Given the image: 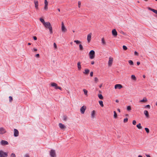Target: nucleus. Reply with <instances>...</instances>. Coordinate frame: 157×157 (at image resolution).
Instances as JSON below:
<instances>
[{
  "label": "nucleus",
  "mask_w": 157,
  "mask_h": 157,
  "mask_svg": "<svg viewBox=\"0 0 157 157\" xmlns=\"http://www.w3.org/2000/svg\"><path fill=\"white\" fill-rule=\"evenodd\" d=\"M145 129L147 133H148L149 132V130L148 128H145Z\"/></svg>",
  "instance_id": "35"
},
{
  "label": "nucleus",
  "mask_w": 157,
  "mask_h": 157,
  "mask_svg": "<svg viewBox=\"0 0 157 157\" xmlns=\"http://www.w3.org/2000/svg\"><path fill=\"white\" fill-rule=\"evenodd\" d=\"M127 109L128 111H130L131 110V107L130 106H128L127 108Z\"/></svg>",
  "instance_id": "33"
},
{
  "label": "nucleus",
  "mask_w": 157,
  "mask_h": 157,
  "mask_svg": "<svg viewBox=\"0 0 157 157\" xmlns=\"http://www.w3.org/2000/svg\"><path fill=\"white\" fill-rule=\"evenodd\" d=\"M53 45H54V47L55 49H56L57 48L56 44L55 43H54Z\"/></svg>",
  "instance_id": "41"
},
{
  "label": "nucleus",
  "mask_w": 157,
  "mask_h": 157,
  "mask_svg": "<svg viewBox=\"0 0 157 157\" xmlns=\"http://www.w3.org/2000/svg\"><path fill=\"white\" fill-rule=\"evenodd\" d=\"M86 109V107L85 105H83L80 109V111L82 114H84L85 111Z\"/></svg>",
  "instance_id": "4"
},
{
  "label": "nucleus",
  "mask_w": 157,
  "mask_h": 157,
  "mask_svg": "<svg viewBox=\"0 0 157 157\" xmlns=\"http://www.w3.org/2000/svg\"><path fill=\"white\" fill-rule=\"evenodd\" d=\"M67 93H68V94H69L70 93V92H69V91L68 90H67Z\"/></svg>",
  "instance_id": "63"
},
{
  "label": "nucleus",
  "mask_w": 157,
  "mask_h": 157,
  "mask_svg": "<svg viewBox=\"0 0 157 157\" xmlns=\"http://www.w3.org/2000/svg\"><path fill=\"white\" fill-rule=\"evenodd\" d=\"M94 61H92V62H91V64H92L93 65V64H94Z\"/></svg>",
  "instance_id": "57"
},
{
  "label": "nucleus",
  "mask_w": 157,
  "mask_h": 157,
  "mask_svg": "<svg viewBox=\"0 0 157 157\" xmlns=\"http://www.w3.org/2000/svg\"><path fill=\"white\" fill-rule=\"evenodd\" d=\"M113 61V58L111 57H109V60L108 62V65L109 66L112 65Z\"/></svg>",
  "instance_id": "9"
},
{
  "label": "nucleus",
  "mask_w": 157,
  "mask_h": 157,
  "mask_svg": "<svg viewBox=\"0 0 157 157\" xmlns=\"http://www.w3.org/2000/svg\"><path fill=\"white\" fill-rule=\"evenodd\" d=\"M35 4V7L36 10L38 9V2L37 1L34 0V1Z\"/></svg>",
  "instance_id": "13"
},
{
  "label": "nucleus",
  "mask_w": 157,
  "mask_h": 157,
  "mask_svg": "<svg viewBox=\"0 0 157 157\" xmlns=\"http://www.w3.org/2000/svg\"><path fill=\"white\" fill-rule=\"evenodd\" d=\"M44 25L46 28L49 29L50 34H52L53 33L52 27L49 22H46V23L44 24Z\"/></svg>",
  "instance_id": "1"
},
{
  "label": "nucleus",
  "mask_w": 157,
  "mask_h": 157,
  "mask_svg": "<svg viewBox=\"0 0 157 157\" xmlns=\"http://www.w3.org/2000/svg\"><path fill=\"white\" fill-rule=\"evenodd\" d=\"M83 91L84 92V94L85 95L87 96V92H88L87 90L85 89H84L83 90Z\"/></svg>",
  "instance_id": "23"
},
{
  "label": "nucleus",
  "mask_w": 157,
  "mask_h": 157,
  "mask_svg": "<svg viewBox=\"0 0 157 157\" xmlns=\"http://www.w3.org/2000/svg\"><path fill=\"white\" fill-rule=\"evenodd\" d=\"M93 72H91L90 73V76H93Z\"/></svg>",
  "instance_id": "51"
},
{
  "label": "nucleus",
  "mask_w": 157,
  "mask_h": 157,
  "mask_svg": "<svg viewBox=\"0 0 157 157\" xmlns=\"http://www.w3.org/2000/svg\"><path fill=\"white\" fill-rule=\"evenodd\" d=\"M59 125L60 128L62 129H63L66 128L65 126L62 123H59Z\"/></svg>",
  "instance_id": "16"
},
{
  "label": "nucleus",
  "mask_w": 157,
  "mask_h": 157,
  "mask_svg": "<svg viewBox=\"0 0 157 157\" xmlns=\"http://www.w3.org/2000/svg\"><path fill=\"white\" fill-rule=\"evenodd\" d=\"M136 127L139 129H141L142 128V126L141 125V124L140 123H139V124H137L136 125Z\"/></svg>",
  "instance_id": "22"
},
{
  "label": "nucleus",
  "mask_w": 157,
  "mask_h": 157,
  "mask_svg": "<svg viewBox=\"0 0 157 157\" xmlns=\"http://www.w3.org/2000/svg\"><path fill=\"white\" fill-rule=\"evenodd\" d=\"M79 49L80 50L82 51L83 50V48L82 45V44H80L79 45Z\"/></svg>",
  "instance_id": "24"
},
{
  "label": "nucleus",
  "mask_w": 157,
  "mask_h": 157,
  "mask_svg": "<svg viewBox=\"0 0 157 157\" xmlns=\"http://www.w3.org/2000/svg\"><path fill=\"white\" fill-rule=\"evenodd\" d=\"M40 21L43 23V25L46 22H45V21H44V20L43 19V18H40Z\"/></svg>",
  "instance_id": "21"
},
{
  "label": "nucleus",
  "mask_w": 157,
  "mask_h": 157,
  "mask_svg": "<svg viewBox=\"0 0 157 157\" xmlns=\"http://www.w3.org/2000/svg\"><path fill=\"white\" fill-rule=\"evenodd\" d=\"M131 78L132 79H133V80H134L135 81H136V79L135 76L134 75H132Z\"/></svg>",
  "instance_id": "27"
},
{
  "label": "nucleus",
  "mask_w": 157,
  "mask_h": 157,
  "mask_svg": "<svg viewBox=\"0 0 157 157\" xmlns=\"http://www.w3.org/2000/svg\"><path fill=\"white\" fill-rule=\"evenodd\" d=\"M90 72L89 70V69H85V72H84V73H85V74H88Z\"/></svg>",
  "instance_id": "29"
},
{
  "label": "nucleus",
  "mask_w": 157,
  "mask_h": 157,
  "mask_svg": "<svg viewBox=\"0 0 157 157\" xmlns=\"http://www.w3.org/2000/svg\"><path fill=\"white\" fill-rule=\"evenodd\" d=\"M143 77L144 78H145V75H143Z\"/></svg>",
  "instance_id": "61"
},
{
  "label": "nucleus",
  "mask_w": 157,
  "mask_h": 157,
  "mask_svg": "<svg viewBox=\"0 0 157 157\" xmlns=\"http://www.w3.org/2000/svg\"><path fill=\"white\" fill-rule=\"evenodd\" d=\"M92 33H90L87 35V40L88 42H90L91 40Z\"/></svg>",
  "instance_id": "15"
},
{
  "label": "nucleus",
  "mask_w": 157,
  "mask_h": 157,
  "mask_svg": "<svg viewBox=\"0 0 157 157\" xmlns=\"http://www.w3.org/2000/svg\"><path fill=\"white\" fill-rule=\"evenodd\" d=\"M99 102L100 105L101 107H103L104 105L103 104V101H99Z\"/></svg>",
  "instance_id": "28"
},
{
  "label": "nucleus",
  "mask_w": 157,
  "mask_h": 157,
  "mask_svg": "<svg viewBox=\"0 0 157 157\" xmlns=\"http://www.w3.org/2000/svg\"><path fill=\"white\" fill-rule=\"evenodd\" d=\"M147 101V99L146 97H144L143 98V99L142 100H141L140 101V102H145Z\"/></svg>",
  "instance_id": "19"
},
{
  "label": "nucleus",
  "mask_w": 157,
  "mask_h": 157,
  "mask_svg": "<svg viewBox=\"0 0 157 157\" xmlns=\"http://www.w3.org/2000/svg\"><path fill=\"white\" fill-rule=\"evenodd\" d=\"M138 157H143L141 155H139L138 156Z\"/></svg>",
  "instance_id": "62"
},
{
  "label": "nucleus",
  "mask_w": 157,
  "mask_h": 157,
  "mask_svg": "<svg viewBox=\"0 0 157 157\" xmlns=\"http://www.w3.org/2000/svg\"><path fill=\"white\" fill-rule=\"evenodd\" d=\"M150 10L151 11H152L154 13H155L156 14H157V10L152 9V8H150Z\"/></svg>",
  "instance_id": "20"
},
{
  "label": "nucleus",
  "mask_w": 157,
  "mask_h": 157,
  "mask_svg": "<svg viewBox=\"0 0 157 157\" xmlns=\"http://www.w3.org/2000/svg\"><path fill=\"white\" fill-rule=\"evenodd\" d=\"M15 155L14 153H12V154L11 155L10 157H15Z\"/></svg>",
  "instance_id": "42"
},
{
  "label": "nucleus",
  "mask_w": 157,
  "mask_h": 157,
  "mask_svg": "<svg viewBox=\"0 0 157 157\" xmlns=\"http://www.w3.org/2000/svg\"><path fill=\"white\" fill-rule=\"evenodd\" d=\"M33 51L34 52H36L37 51V49L35 48H34L33 49Z\"/></svg>",
  "instance_id": "52"
},
{
  "label": "nucleus",
  "mask_w": 157,
  "mask_h": 157,
  "mask_svg": "<svg viewBox=\"0 0 157 157\" xmlns=\"http://www.w3.org/2000/svg\"><path fill=\"white\" fill-rule=\"evenodd\" d=\"M95 110H93L91 113V117L92 118H94L95 117Z\"/></svg>",
  "instance_id": "17"
},
{
  "label": "nucleus",
  "mask_w": 157,
  "mask_h": 157,
  "mask_svg": "<svg viewBox=\"0 0 157 157\" xmlns=\"http://www.w3.org/2000/svg\"><path fill=\"white\" fill-rule=\"evenodd\" d=\"M114 118H116L117 117V114L116 112V111H114Z\"/></svg>",
  "instance_id": "34"
},
{
  "label": "nucleus",
  "mask_w": 157,
  "mask_h": 157,
  "mask_svg": "<svg viewBox=\"0 0 157 157\" xmlns=\"http://www.w3.org/2000/svg\"><path fill=\"white\" fill-rule=\"evenodd\" d=\"M1 144L2 145H8L9 143L6 140H2L1 142Z\"/></svg>",
  "instance_id": "11"
},
{
  "label": "nucleus",
  "mask_w": 157,
  "mask_h": 157,
  "mask_svg": "<svg viewBox=\"0 0 157 157\" xmlns=\"http://www.w3.org/2000/svg\"><path fill=\"white\" fill-rule=\"evenodd\" d=\"M116 102L118 103L119 102V101L118 100H116Z\"/></svg>",
  "instance_id": "58"
},
{
  "label": "nucleus",
  "mask_w": 157,
  "mask_h": 157,
  "mask_svg": "<svg viewBox=\"0 0 157 157\" xmlns=\"http://www.w3.org/2000/svg\"><path fill=\"white\" fill-rule=\"evenodd\" d=\"M35 56L38 58L40 57V55L39 54H37L35 55Z\"/></svg>",
  "instance_id": "45"
},
{
  "label": "nucleus",
  "mask_w": 157,
  "mask_h": 157,
  "mask_svg": "<svg viewBox=\"0 0 157 157\" xmlns=\"http://www.w3.org/2000/svg\"><path fill=\"white\" fill-rule=\"evenodd\" d=\"M81 5V3L80 2H78V7L80 8Z\"/></svg>",
  "instance_id": "48"
},
{
  "label": "nucleus",
  "mask_w": 157,
  "mask_h": 157,
  "mask_svg": "<svg viewBox=\"0 0 157 157\" xmlns=\"http://www.w3.org/2000/svg\"><path fill=\"white\" fill-rule=\"evenodd\" d=\"M146 156L147 157H151L150 155H146Z\"/></svg>",
  "instance_id": "55"
},
{
  "label": "nucleus",
  "mask_w": 157,
  "mask_h": 157,
  "mask_svg": "<svg viewBox=\"0 0 157 157\" xmlns=\"http://www.w3.org/2000/svg\"><path fill=\"white\" fill-rule=\"evenodd\" d=\"M150 105H147L145 106V108H147L149 109H150Z\"/></svg>",
  "instance_id": "46"
},
{
  "label": "nucleus",
  "mask_w": 157,
  "mask_h": 157,
  "mask_svg": "<svg viewBox=\"0 0 157 157\" xmlns=\"http://www.w3.org/2000/svg\"><path fill=\"white\" fill-rule=\"evenodd\" d=\"M128 118H126L124 119V123H126L128 122Z\"/></svg>",
  "instance_id": "39"
},
{
  "label": "nucleus",
  "mask_w": 157,
  "mask_h": 157,
  "mask_svg": "<svg viewBox=\"0 0 157 157\" xmlns=\"http://www.w3.org/2000/svg\"><path fill=\"white\" fill-rule=\"evenodd\" d=\"M50 155L52 157H55L56 156V154L54 150H52L50 152Z\"/></svg>",
  "instance_id": "6"
},
{
  "label": "nucleus",
  "mask_w": 157,
  "mask_h": 157,
  "mask_svg": "<svg viewBox=\"0 0 157 157\" xmlns=\"http://www.w3.org/2000/svg\"><path fill=\"white\" fill-rule=\"evenodd\" d=\"M14 135L16 137L19 135V132L16 129H14Z\"/></svg>",
  "instance_id": "12"
},
{
  "label": "nucleus",
  "mask_w": 157,
  "mask_h": 157,
  "mask_svg": "<svg viewBox=\"0 0 157 157\" xmlns=\"http://www.w3.org/2000/svg\"><path fill=\"white\" fill-rule=\"evenodd\" d=\"M134 55L136 56H138L139 55V54L137 52L135 51L134 52Z\"/></svg>",
  "instance_id": "44"
},
{
  "label": "nucleus",
  "mask_w": 157,
  "mask_h": 157,
  "mask_svg": "<svg viewBox=\"0 0 157 157\" xmlns=\"http://www.w3.org/2000/svg\"><path fill=\"white\" fill-rule=\"evenodd\" d=\"M62 26H61V30L63 32H66L67 29L65 27L64 24V23L63 22H62Z\"/></svg>",
  "instance_id": "7"
},
{
  "label": "nucleus",
  "mask_w": 157,
  "mask_h": 157,
  "mask_svg": "<svg viewBox=\"0 0 157 157\" xmlns=\"http://www.w3.org/2000/svg\"><path fill=\"white\" fill-rule=\"evenodd\" d=\"M67 119V117H64V118H63V120L64 121H66Z\"/></svg>",
  "instance_id": "53"
},
{
  "label": "nucleus",
  "mask_w": 157,
  "mask_h": 157,
  "mask_svg": "<svg viewBox=\"0 0 157 157\" xmlns=\"http://www.w3.org/2000/svg\"><path fill=\"white\" fill-rule=\"evenodd\" d=\"M128 63L130 65H133V62L131 60H129L128 61Z\"/></svg>",
  "instance_id": "30"
},
{
  "label": "nucleus",
  "mask_w": 157,
  "mask_h": 157,
  "mask_svg": "<svg viewBox=\"0 0 157 157\" xmlns=\"http://www.w3.org/2000/svg\"><path fill=\"white\" fill-rule=\"evenodd\" d=\"M51 86H52L54 87L56 89H59V90H62V88L60 86H58L57 84L54 82H52L51 83Z\"/></svg>",
  "instance_id": "3"
},
{
  "label": "nucleus",
  "mask_w": 157,
  "mask_h": 157,
  "mask_svg": "<svg viewBox=\"0 0 157 157\" xmlns=\"http://www.w3.org/2000/svg\"><path fill=\"white\" fill-rule=\"evenodd\" d=\"M6 132V131L5 128L3 127L0 128V134H3Z\"/></svg>",
  "instance_id": "10"
},
{
  "label": "nucleus",
  "mask_w": 157,
  "mask_h": 157,
  "mask_svg": "<svg viewBox=\"0 0 157 157\" xmlns=\"http://www.w3.org/2000/svg\"><path fill=\"white\" fill-rule=\"evenodd\" d=\"M136 63L137 65H139L140 64V63L139 62H137Z\"/></svg>",
  "instance_id": "54"
},
{
  "label": "nucleus",
  "mask_w": 157,
  "mask_h": 157,
  "mask_svg": "<svg viewBox=\"0 0 157 157\" xmlns=\"http://www.w3.org/2000/svg\"><path fill=\"white\" fill-rule=\"evenodd\" d=\"M123 87L122 85L120 84H117L115 85L114 88L115 89H121Z\"/></svg>",
  "instance_id": "8"
},
{
  "label": "nucleus",
  "mask_w": 157,
  "mask_h": 157,
  "mask_svg": "<svg viewBox=\"0 0 157 157\" xmlns=\"http://www.w3.org/2000/svg\"><path fill=\"white\" fill-rule=\"evenodd\" d=\"M7 156V153L5 152L2 151H0V157H6Z\"/></svg>",
  "instance_id": "5"
},
{
  "label": "nucleus",
  "mask_w": 157,
  "mask_h": 157,
  "mask_svg": "<svg viewBox=\"0 0 157 157\" xmlns=\"http://www.w3.org/2000/svg\"><path fill=\"white\" fill-rule=\"evenodd\" d=\"M33 38L34 40H37V37L36 36H34L33 37Z\"/></svg>",
  "instance_id": "49"
},
{
  "label": "nucleus",
  "mask_w": 157,
  "mask_h": 157,
  "mask_svg": "<svg viewBox=\"0 0 157 157\" xmlns=\"http://www.w3.org/2000/svg\"><path fill=\"white\" fill-rule=\"evenodd\" d=\"M123 48L124 50H126L127 49V47L125 45H123Z\"/></svg>",
  "instance_id": "36"
},
{
  "label": "nucleus",
  "mask_w": 157,
  "mask_h": 157,
  "mask_svg": "<svg viewBox=\"0 0 157 157\" xmlns=\"http://www.w3.org/2000/svg\"><path fill=\"white\" fill-rule=\"evenodd\" d=\"M58 10L59 11H60V9H58Z\"/></svg>",
  "instance_id": "64"
},
{
  "label": "nucleus",
  "mask_w": 157,
  "mask_h": 157,
  "mask_svg": "<svg viewBox=\"0 0 157 157\" xmlns=\"http://www.w3.org/2000/svg\"><path fill=\"white\" fill-rule=\"evenodd\" d=\"M113 35L114 36H116L117 35V32L115 29H113L112 31Z\"/></svg>",
  "instance_id": "14"
},
{
  "label": "nucleus",
  "mask_w": 157,
  "mask_h": 157,
  "mask_svg": "<svg viewBox=\"0 0 157 157\" xmlns=\"http://www.w3.org/2000/svg\"><path fill=\"white\" fill-rule=\"evenodd\" d=\"M102 84L101 85H99V87L100 88H101V86H102Z\"/></svg>",
  "instance_id": "56"
},
{
  "label": "nucleus",
  "mask_w": 157,
  "mask_h": 157,
  "mask_svg": "<svg viewBox=\"0 0 157 157\" xmlns=\"http://www.w3.org/2000/svg\"><path fill=\"white\" fill-rule=\"evenodd\" d=\"M98 98L101 99H103V97L102 95L101 94H98Z\"/></svg>",
  "instance_id": "25"
},
{
  "label": "nucleus",
  "mask_w": 157,
  "mask_h": 157,
  "mask_svg": "<svg viewBox=\"0 0 157 157\" xmlns=\"http://www.w3.org/2000/svg\"><path fill=\"white\" fill-rule=\"evenodd\" d=\"M28 45H31V43H28Z\"/></svg>",
  "instance_id": "60"
},
{
  "label": "nucleus",
  "mask_w": 157,
  "mask_h": 157,
  "mask_svg": "<svg viewBox=\"0 0 157 157\" xmlns=\"http://www.w3.org/2000/svg\"><path fill=\"white\" fill-rule=\"evenodd\" d=\"M136 121L135 120H133L132 121V124L133 125H136Z\"/></svg>",
  "instance_id": "43"
},
{
  "label": "nucleus",
  "mask_w": 157,
  "mask_h": 157,
  "mask_svg": "<svg viewBox=\"0 0 157 157\" xmlns=\"http://www.w3.org/2000/svg\"><path fill=\"white\" fill-rule=\"evenodd\" d=\"M48 6H45V5L44 7V9L45 10H48Z\"/></svg>",
  "instance_id": "47"
},
{
  "label": "nucleus",
  "mask_w": 157,
  "mask_h": 157,
  "mask_svg": "<svg viewBox=\"0 0 157 157\" xmlns=\"http://www.w3.org/2000/svg\"><path fill=\"white\" fill-rule=\"evenodd\" d=\"M78 67V69L81 68V66L80 65V63L79 62H78L77 63Z\"/></svg>",
  "instance_id": "31"
},
{
  "label": "nucleus",
  "mask_w": 157,
  "mask_h": 157,
  "mask_svg": "<svg viewBox=\"0 0 157 157\" xmlns=\"http://www.w3.org/2000/svg\"><path fill=\"white\" fill-rule=\"evenodd\" d=\"M74 42L75 43L77 44H78L81 43V42L78 40H75L74 41Z\"/></svg>",
  "instance_id": "32"
},
{
  "label": "nucleus",
  "mask_w": 157,
  "mask_h": 157,
  "mask_svg": "<svg viewBox=\"0 0 157 157\" xmlns=\"http://www.w3.org/2000/svg\"><path fill=\"white\" fill-rule=\"evenodd\" d=\"M117 110L119 111V112H120L121 111L120 109H118Z\"/></svg>",
  "instance_id": "59"
},
{
  "label": "nucleus",
  "mask_w": 157,
  "mask_h": 157,
  "mask_svg": "<svg viewBox=\"0 0 157 157\" xmlns=\"http://www.w3.org/2000/svg\"><path fill=\"white\" fill-rule=\"evenodd\" d=\"M95 82L97 83L98 81V79L97 77H95L94 78Z\"/></svg>",
  "instance_id": "40"
},
{
  "label": "nucleus",
  "mask_w": 157,
  "mask_h": 157,
  "mask_svg": "<svg viewBox=\"0 0 157 157\" xmlns=\"http://www.w3.org/2000/svg\"><path fill=\"white\" fill-rule=\"evenodd\" d=\"M44 4L45 6H48V2L47 0H44Z\"/></svg>",
  "instance_id": "37"
},
{
  "label": "nucleus",
  "mask_w": 157,
  "mask_h": 157,
  "mask_svg": "<svg viewBox=\"0 0 157 157\" xmlns=\"http://www.w3.org/2000/svg\"><path fill=\"white\" fill-rule=\"evenodd\" d=\"M24 157H29V156L28 154H26L25 156Z\"/></svg>",
  "instance_id": "50"
},
{
  "label": "nucleus",
  "mask_w": 157,
  "mask_h": 157,
  "mask_svg": "<svg viewBox=\"0 0 157 157\" xmlns=\"http://www.w3.org/2000/svg\"><path fill=\"white\" fill-rule=\"evenodd\" d=\"M9 101L10 102H11L12 101V100H13V98L11 96H10L9 97Z\"/></svg>",
  "instance_id": "38"
},
{
  "label": "nucleus",
  "mask_w": 157,
  "mask_h": 157,
  "mask_svg": "<svg viewBox=\"0 0 157 157\" xmlns=\"http://www.w3.org/2000/svg\"><path fill=\"white\" fill-rule=\"evenodd\" d=\"M102 43L103 45H105L106 44V42L105 41L104 38H102L101 39Z\"/></svg>",
  "instance_id": "26"
},
{
  "label": "nucleus",
  "mask_w": 157,
  "mask_h": 157,
  "mask_svg": "<svg viewBox=\"0 0 157 157\" xmlns=\"http://www.w3.org/2000/svg\"><path fill=\"white\" fill-rule=\"evenodd\" d=\"M144 113L147 117V118L149 117V114L148 111L147 110H145L144 111Z\"/></svg>",
  "instance_id": "18"
},
{
  "label": "nucleus",
  "mask_w": 157,
  "mask_h": 157,
  "mask_svg": "<svg viewBox=\"0 0 157 157\" xmlns=\"http://www.w3.org/2000/svg\"><path fill=\"white\" fill-rule=\"evenodd\" d=\"M90 58L91 59H94L95 56V52L94 50H91L89 53Z\"/></svg>",
  "instance_id": "2"
}]
</instances>
